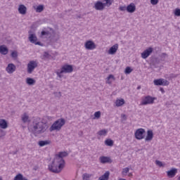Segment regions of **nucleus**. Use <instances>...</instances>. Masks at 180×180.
<instances>
[{
    "mask_svg": "<svg viewBox=\"0 0 180 180\" xmlns=\"http://www.w3.org/2000/svg\"><path fill=\"white\" fill-rule=\"evenodd\" d=\"M68 155V153L67 152H60L56 155L51 165H49V171H51V172H54L55 174L61 172L65 167V160H64L63 158L67 157Z\"/></svg>",
    "mask_w": 180,
    "mask_h": 180,
    "instance_id": "nucleus-1",
    "label": "nucleus"
},
{
    "mask_svg": "<svg viewBox=\"0 0 180 180\" xmlns=\"http://www.w3.org/2000/svg\"><path fill=\"white\" fill-rule=\"evenodd\" d=\"M47 129H49L47 123L37 120H34L31 125L29 127L30 131L35 135L46 133Z\"/></svg>",
    "mask_w": 180,
    "mask_h": 180,
    "instance_id": "nucleus-2",
    "label": "nucleus"
},
{
    "mask_svg": "<svg viewBox=\"0 0 180 180\" xmlns=\"http://www.w3.org/2000/svg\"><path fill=\"white\" fill-rule=\"evenodd\" d=\"M64 124H65V120L60 118L55 121L50 127L49 131H60Z\"/></svg>",
    "mask_w": 180,
    "mask_h": 180,
    "instance_id": "nucleus-3",
    "label": "nucleus"
},
{
    "mask_svg": "<svg viewBox=\"0 0 180 180\" xmlns=\"http://www.w3.org/2000/svg\"><path fill=\"white\" fill-rule=\"evenodd\" d=\"M74 71L72 65H64L61 67L60 70L56 72V75L59 78H63L64 75L63 74H70Z\"/></svg>",
    "mask_w": 180,
    "mask_h": 180,
    "instance_id": "nucleus-4",
    "label": "nucleus"
},
{
    "mask_svg": "<svg viewBox=\"0 0 180 180\" xmlns=\"http://www.w3.org/2000/svg\"><path fill=\"white\" fill-rule=\"evenodd\" d=\"M157 99L155 97L151 96H146L142 98L141 105L146 106L147 105H153L154 101Z\"/></svg>",
    "mask_w": 180,
    "mask_h": 180,
    "instance_id": "nucleus-5",
    "label": "nucleus"
},
{
    "mask_svg": "<svg viewBox=\"0 0 180 180\" xmlns=\"http://www.w3.org/2000/svg\"><path fill=\"white\" fill-rule=\"evenodd\" d=\"M38 63L36 60H30L27 66V71L28 74H32L35 68H37Z\"/></svg>",
    "mask_w": 180,
    "mask_h": 180,
    "instance_id": "nucleus-6",
    "label": "nucleus"
},
{
    "mask_svg": "<svg viewBox=\"0 0 180 180\" xmlns=\"http://www.w3.org/2000/svg\"><path fill=\"white\" fill-rule=\"evenodd\" d=\"M144 134H146V129L139 128L135 131V138L136 140H143L144 139Z\"/></svg>",
    "mask_w": 180,
    "mask_h": 180,
    "instance_id": "nucleus-7",
    "label": "nucleus"
},
{
    "mask_svg": "<svg viewBox=\"0 0 180 180\" xmlns=\"http://www.w3.org/2000/svg\"><path fill=\"white\" fill-rule=\"evenodd\" d=\"M154 85H156L157 86L162 85L163 86H165L167 85H169V82L167 79H157L153 81Z\"/></svg>",
    "mask_w": 180,
    "mask_h": 180,
    "instance_id": "nucleus-8",
    "label": "nucleus"
},
{
    "mask_svg": "<svg viewBox=\"0 0 180 180\" xmlns=\"http://www.w3.org/2000/svg\"><path fill=\"white\" fill-rule=\"evenodd\" d=\"M84 47L86 50H95L96 45L92 41H87L84 44Z\"/></svg>",
    "mask_w": 180,
    "mask_h": 180,
    "instance_id": "nucleus-9",
    "label": "nucleus"
},
{
    "mask_svg": "<svg viewBox=\"0 0 180 180\" xmlns=\"http://www.w3.org/2000/svg\"><path fill=\"white\" fill-rule=\"evenodd\" d=\"M29 40L30 43H32L33 44H36L37 46H40V44H41L40 41H37V37H36V34H29Z\"/></svg>",
    "mask_w": 180,
    "mask_h": 180,
    "instance_id": "nucleus-10",
    "label": "nucleus"
},
{
    "mask_svg": "<svg viewBox=\"0 0 180 180\" xmlns=\"http://www.w3.org/2000/svg\"><path fill=\"white\" fill-rule=\"evenodd\" d=\"M6 71L8 74H13L16 71V65L13 63H8L6 68Z\"/></svg>",
    "mask_w": 180,
    "mask_h": 180,
    "instance_id": "nucleus-11",
    "label": "nucleus"
},
{
    "mask_svg": "<svg viewBox=\"0 0 180 180\" xmlns=\"http://www.w3.org/2000/svg\"><path fill=\"white\" fill-rule=\"evenodd\" d=\"M153 48L149 47L146 50H145L142 53H141V57L143 58V60H146V58H148V57H150L151 53H153Z\"/></svg>",
    "mask_w": 180,
    "mask_h": 180,
    "instance_id": "nucleus-12",
    "label": "nucleus"
},
{
    "mask_svg": "<svg viewBox=\"0 0 180 180\" xmlns=\"http://www.w3.org/2000/svg\"><path fill=\"white\" fill-rule=\"evenodd\" d=\"M117 50H119V44H115L111 48H110L108 53V54L113 56V55L116 54Z\"/></svg>",
    "mask_w": 180,
    "mask_h": 180,
    "instance_id": "nucleus-13",
    "label": "nucleus"
},
{
    "mask_svg": "<svg viewBox=\"0 0 180 180\" xmlns=\"http://www.w3.org/2000/svg\"><path fill=\"white\" fill-rule=\"evenodd\" d=\"M94 8L96 11H103V9H105V4L98 1L95 3Z\"/></svg>",
    "mask_w": 180,
    "mask_h": 180,
    "instance_id": "nucleus-14",
    "label": "nucleus"
},
{
    "mask_svg": "<svg viewBox=\"0 0 180 180\" xmlns=\"http://www.w3.org/2000/svg\"><path fill=\"white\" fill-rule=\"evenodd\" d=\"M127 11L129 12V13H134V12H136V5L133 3L128 5L127 6Z\"/></svg>",
    "mask_w": 180,
    "mask_h": 180,
    "instance_id": "nucleus-15",
    "label": "nucleus"
},
{
    "mask_svg": "<svg viewBox=\"0 0 180 180\" xmlns=\"http://www.w3.org/2000/svg\"><path fill=\"white\" fill-rule=\"evenodd\" d=\"M18 12L20 13V15H26V12H27V8H26L25 5L20 4L18 6Z\"/></svg>",
    "mask_w": 180,
    "mask_h": 180,
    "instance_id": "nucleus-16",
    "label": "nucleus"
},
{
    "mask_svg": "<svg viewBox=\"0 0 180 180\" xmlns=\"http://www.w3.org/2000/svg\"><path fill=\"white\" fill-rule=\"evenodd\" d=\"M99 160L101 162V164H106L108 162H112V160L110 159V158L106 157V156L100 157Z\"/></svg>",
    "mask_w": 180,
    "mask_h": 180,
    "instance_id": "nucleus-17",
    "label": "nucleus"
},
{
    "mask_svg": "<svg viewBox=\"0 0 180 180\" xmlns=\"http://www.w3.org/2000/svg\"><path fill=\"white\" fill-rule=\"evenodd\" d=\"M154 137V134L152 130L147 131V136L145 139L146 141H151Z\"/></svg>",
    "mask_w": 180,
    "mask_h": 180,
    "instance_id": "nucleus-18",
    "label": "nucleus"
},
{
    "mask_svg": "<svg viewBox=\"0 0 180 180\" xmlns=\"http://www.w3.org/2000/svg\"><path fill=\"white\" fill-rule=\"evenodd\" d=\"M41 39H49V37H51V33L49 31H42L41 32Z\"/></svg>",
    "mask_w": 180,
    "mask_h": 180,
    "instance_id": "nucleus-19",
    "label": "nucleus"
},
{
    "mask_svg": "<svg viewBox=\"0 0 180 180\" xmlns=\"http://www.w3.org/2000/svg\"><path fill=\"white\" fill-rule=\"evenodd\" d=\"M9 50L5 45L0 46V53L3 54V56H6L8 54Z\"/></svg>",
    "mask_w": 180,
    "mask_h": 180,
    "instance_id": "nucleus-20",
    "label": "nucleus"
},
{
    "mask_svg": "<svg viewBox=\"0 0 180 180\" xmlns=\"http://www.w3.org/2000/svg\"><path fill=\"white\" fill-rule=\"evenodd\" d=\"M176 172H178L176 169H172L167 172V176H169V178H174V176L176 175Z\"/></svg>",
    "mask_w": 180,
    "mask_h": 180,
    "instance_id": "nucleus-21",
    "label": "nucleus"
},
{
    "mask_svg": "<svg viewBox=\"0 0 180 180\" xmlns=\"http://www.w3.org/2000/svg\"><path fill=\"white\" fill-rule=\"evenodd\" d=\"M21 120L23 122V123H27V122H29V115H27L26 112H24L21 115Z\"/></svg>",
    "mask_w": 180,
    "mask_h": 180,
    "instance_id": "nucleus-22",
    "label": "nucleus"
},
{
    "mask_svg": "<svg viewBox=\"0 0 180 180\" xmlns=\"http://www.w3.org/2000/svg\"><path fill=\"white\" fill-rule=\"evenodd\" d=\"M0 127L1 129H8V122H6V120L4 119L0 120Z\"/></svg>",
    "mask_w": 180,
    "mask_h": 180,
    "instance_id": "nucleus-23",
    "label": "nucleus"
},
{
    "mask_svg": "<svg viewBox=\"0 0 180 180\" xmlns=\"http://www.w3.org/2000/svg\"><path fill=\"white\" fill-rule=\"evenodd\" d=\"M109 175H110V173L109 172H106L104 174L98 178V180H108Z\"/></svg>",
    "mask_w": 180,
    "mask_h": 180,
    "instance_id": "nucleus-24",
    "label": "nucleus"
},
{
    "mask_svg": "<svg viewBox=\"0 0 180 180\" xmlns=\"http://www.w3.org/2000/svg\"><path fill=\"white\" fill-rule=\"evenodd\" d=\"M115 105L117 106V108L120 106H123L124 105V99L121 98V99H117L115 101Z\"/></svg>",
    "mask_w": 180,
    "mask_h": 180,
    "instance_id": "nucleus-25",
    "label": "nucleus"
},
{
    "mask_svg": "<svg viewBox=\"0 0 180 180\" xmlns=\"http://www.w3.org/2000/svg\"><path fill=\"white\" fill-rule=\"evenodd\" d=\"M113 81H115V76H113V75H110L107 77L106 84H108L109 85H110V84H112Z\"/></svg>",
    "mask_w": 180,
    "mask_h": 180,
    "instance_id": "nucleus-26",
    "label": "nucleus"
},
{
    "mask_svg": "<svg viewBox=\"0 0 180 180\" xmlns=\"http://www.w3.org/2000/svg\"><path fill=\"white\" fill-rule=\"evenodd\" d=\"M26 83L28 85H34V84H36V80L34 79L27 77L26 79Z\"/></svg>",
    "mask_w": 180,
    "mask_h": 180,
    "instance_id": "nucleus-27",
    "label": "nucleus"
},
{
    "mask_svg": "<svg viewBox=\"0 0 180 180\" xmlns=\"http://www.w3.org/2000/svg\"><path fill=\"white\" fill-rule=\"evenodd\" d=\"M48 144H50V141H39V146L40 147H44V146H48Z\"/></svg>",
    "mask_w": 180,
    "mask_h": 180,
    "instance_id": "nucleus-28",
    "label": "nucleus"
},
{
    "mask_svg": "<svg viewBox=\"0 0 180 180\" xmlns=\"http://www.w3.org/2000/svg\"><path fill=\"white\" fill-rule=\"evenodd\" d=\"M97 134H98V136H106L108 134V130L107 129H102L100 130L97 132Z\"/></svg>",
    "mask_w": 180,
    "mask_h": 180,
    "instance_id": "nucleus-29",
    "label": "nucleus"
},
{
    "mask_svg": "<svg viewBox=\"0 0 180 180\" xmlns=\"http://www.w3.org/2000/svg\"><path fill=\"white\" fill-rule=\"evenodd\" d=\"M129 171H130V168L129 167H125L122 169V176H126L127 175V173L129 172Z\"/></svg>",
    "mask_w": 180,
    "mask_h": 180,
    "instance_id": "nucleus-30",
    "label": "nucleus"
},
{
    "mask_svg": "<svg viewBox=\"0 0 180 180\" xmlns=\"http://www.w3.org/2000/svg\"><path fill=\"white\" fill-rule=\"evenodd\" d=\"M91 176H93V175L88 173H85L82 175L83 180H89L91 179Z\"/></svg>",
    "mask_w": 180,
    "mask_h": 180,
    "instance_id": "nucleus-31",
    "label": "nucleus"
},
{
    "mask_svg": "<svg viewBox=\"0 0 180 180\" xmlns=\"http://www.w3.org/2000/svg\"><path fill=\"white\" fill-rule=\"evenodd\" d=\"M43 11H44V6L43 5H39L36 8V12H37L38 13L43 12Z\"/></svg>",
    "mask_w": 180,
    "mask_h": 180,
    "instance_id": "nucleus-32",
    "label": "nucleus"
},
{
    "mask_svg": "<svg viewBox=\"0 0 180 180\" xmlns=\"http://www.w3.org/2000/svg\"><path fill=\"white\" fill-rule=\"evenodd\" d=\"M105 146H108L109 147H112L113 146V141L112 139H107L105 141Z\"/></svg>",
    "mask_w": 180,
    "mask_h": 180,
    "instance_id": "nucleus-33",
    "label": "nucleus"
},
{
    "mask_svg": "<svg viewBox=\"0 0 180 180\" xmlns=\"http://www.w3.org/2000/svg\"><path fill=\"white\" fill-rule=\"evenodd\" d=\"M105 1L104 4V6H110L112 4H113V0H103Z\"/></svg>",
    "mask_w": 180,
    "mask_h": 180,
    "instance_id": "nucleus-34",
    "label": "nucleus"
},
{
    "mask_svg": "<svg viewBox=\"0 0 180 180\" xmlns=\"http://www.w3.org/2000/svg\"><path fill=\"white\" fill-rule=\"evenodd\" d=\"M24 178L22 174H18L15 176L14 180H23Z\"/></svg>",
    "mask_w": 180,
    "mask_h": 180,
    "instance_id": "nucleus-35",
    "label": "nucleus"
},
{
    "mask_svg": "<svg viewBox=\"0 0 180 180\" xmlns=\"http://www.w3.org/2000/svg\"><path fill=\"white\" fill-rule=\"evenodd\" d=\"M43 57L44 60H46L50 58V57H51V55L49 52H44Z\"/></svg>",
    "mask_w": 180,
    "mask_h": 180,
    "instance_id": "nucleus-36",
    "label": "nucleus"
},
{
    "mask_svg": "<svg viewBox=\"0 0 180 180\" xmlns=\"http://www.w3.org/2000/svg\"><path fill=\"white\" fill-rule=\"evenodd\" d=\"M133 69H131L130 67H127L125 69V74H130L131 72H132Z\"/></svg>",
    "mask_w": 180,
    "mask_h": 180,
    "instance_id": "nucleus-37",
    "label": "nucleus"
},
{
    "mask_svg": "<svg viewBox=\"0 0 180 180\" xmlns=\"http://www.w3.org/2000/svg\"><path fill=\"white\" fill-rule=\"evenodd\" d=\"M95 119H99L101 117V111H97L94 113Z\"/></svg>",
    "mask_w": 180,
    "mask_h": 180,
    "instance_id": "nucleus-38",
    "label": "nucleus"
},
{
    "mask_svg": "<svg viewBox=\"0 0 180 180\" xmlns=\"http://www.w3.org/2000/svg\"><path fill=\"white\" fill-rule=\"evenodd\" d=\"M11 57L13 58H16L18 57V52L16 51H14L11 53Z\"/></svg>",
    "mask_w": 180,
    "mask_h": 180,
    "instance_id": "nucleus-39",
    "label": "nucleus"
},
{
    "mask_svg": "<svg viewBox=\"0 0 180 180\" xmlns=\"http://www.w3.org/2000/svg\"><path fill=\"white\" fill-rule=\"evenodd\" d=\"M177 77H178V74L172 73L169 75V79H174V78H176Z\"/></svg>",
    "mask_w": 180,
    "mask_h": 180,
    "instance_id": "nucleus-40",
    "label": "nucleus"
},
{
    "mask_svg": "<svg viewBox=\"0 0 180 180\" xmlns=\"http://www.w3.org/2000/svg\"><path fill=\"white\" fill-rule=\"evenodd\" d=\"M174 15L176 16H180V9L179 8H176L174 11Z\"/></svg>",
    "mask_w": 180,
    "mask_h": 180,
    "instance_id": "nucleus-41",
    "label": "nucleus"
},
{
    "mask_svg": "<svg viewBox=\"0 0 180 180\" xmlns=\"http://www.w3.org/2000/svg\"><path fill=\"white\" fill-rule=\"evenodd\" d=\"M155 164H156V165H158V167H162V162H161L160 160H156Z\"/></svg>",
    "mask_w": 180,
    "mask_h": 180,
    "instance_id": "nucleus-42",
    "label": "nucleus"
},
{
    "mask_svg": "<svg viewBox=\"0 0 180 180\" xmlns=\"http://www.w3.org/2000/svg\"><path fill=\"white\" fill-rule=\"evenodd\" d=\"M150 4L152 5H157V4H158V0H150Z\"/></svg>",
    "mask_w": 180,
    "mask_h": 180,
    "instance_id": "nucleus-43",
    "label": "nucleus"
},
{
    "mask_svg": "<svg viewBox=\"0 0 180 180\" xmlns=\"http://www.w3.org/2000/svg\"><path fill=\"white\" fill-rule=\"evenodd\" d=\"M119 9H120V11H127V7H126V6H120Z\"/></svg>",
    "mask_w": 180,
    "mask_h": 180,
    "instance_id": "nucleus-44",
    "label": "nucleus"
},
{
    "mask_svg": "<svg viewBox=\"0 0 180 180\" xmlns=\"http://www.w3.org/2000/svg\"><path fill=\"white\" fill-rule=\"evenodd\" d=\"M161 57H162V58H165V57H168V55L167 54V53H162L161 54Z\"/></svg>",
    "mask_w": 180,
    "mask_h": 180,
    "instance_id": "nucleus-45",
    "label": "nucleus"
},
{
    "mask_svg": "<svg viewBox=\"0 0 180 180\" xmlns=\"http://www.w3.org/2000/svg\"><path fill=\"white\" fill-rule=\"evenodd\" d=\"M121 117H122V119H124V120H126L127 119V117L126 115H124V114H122V115H121Z\"/></svg>",
    "mask_w": 180,
    "mask_h": 180,
    "instance_id": "nucleus-46",
    "label": "nucleus"
},
{
    "mask_svg": "<svg viewBox=\"0 0 180 180\" xmlns=\"http://www.w3.org/2000/svg\"><path fill=\"white\" fill-rule=\"evenodd\" d=\"M128 176H133V174L132 173H129Z\"/></svg>",
    "mask_w": 180,
    "mask_h": 180,
    "instance_id": "nucleus-47",
    "label": "nucleus"
},
{
    "mask_svg": "<svg viewBox=\"0 0 180 180\" xmlns=\"http://www.w3.org/2000/svg\"><path fill=\"white\" fill-rule=\"evenodd\" d=\"M160 91H161L162 92H164V89H161Z\"/></svg>",
    "mask_w": 180,
    "mask_h": 180,
    "instance_id": "nucleus-48",
    "label": "nucleus"
},
{
    "mask_svg": "<svg viewBox=\"0 0 180 180\" xmlns=\"http://www.w3.org/2000/svg\"><path fill=\"white\" fill-rule=\"evenodd\" d=\"M141 87V86H138L137 89H140Z\"/></svg>",
    "mask_w": 180,
    "mask_h": 180,
    "instance_id": "nucleus-49",
    "label": "nucleus"
},
{
    "mask_svg": "<svg viewBox=\"0 0 180 180\" xmlns=\"http://www.w3.org/2000/svg\"><path fill=\"white\" fill-rule=\"evenodd\" d=\"M22 180H27V179H26V178L24 177V179H22Z\"/></svg>",
    "mask_w": 180,
    "mask_h": 180,
    "instance_id": "nucleus-50",
    "label": "nucleus"
},
{
    "mask_svg": "<svg viewBox=\"0 0 180 180\" xmlns=\"http://www.w3.org/2000/svg\"><path fill=\"white\" fill-rule=\"evenodd\" d=\"M0 139H2V135H0Z\"/></svg>",
    "mask_w": 180,
    "mask_h": 180,
    "instance_id": "nucleus-51",
    "label": "nucleus"
},
{
    "mask_svg": "<svg viewBox=\"0 0 180 180\" xmlns=\"http://www.w3.org/2000/svg\"><path fill=\"white\" fill-rule=\"evenodd\" d=\"M0 180H2V177H0Z\"/></svg>",
    "mask_w": 180,
    "mask_h": 180,
    "instance_id": "nucleus-52",
    "label": "nucleus"
}]
</instances>
